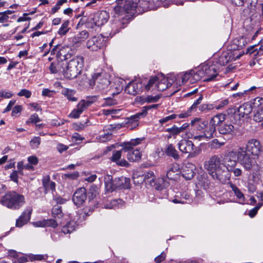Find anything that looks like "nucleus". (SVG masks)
<instances>
[{
    "label": "nucleus",
    "mask_w": 263,
    "mask_h": 263,
    "mask_svg": "<svg viewBox=\"0 0 263 263\" xmlns=\"http://www.w3.org/2000/svg\"><path fill=\"white\" fill-rule=\"evenodd\" d=\"M234 130V127L232 124H223L218 128L219 133L222 135H232Z\"/></svg>",
    "instance_id": "obj_30"
},
{
    "label": "nucleus",
    "mask_w": 263,
    "mask_h": 263,
    "mask_svg": "<svg viewBox=\"0 0 263 263\" xmlns=\"http://www.w3.org/2000/svg\"><path fill=\"white\" fill-rule=\"evenodd\" d=\"M2 202L8 208L18 210L25 204V200L23 195L15 192H10L3 197Z\"/></svg>",
    "instance_id": "obj_4"
},
{
    "label": "nucleus",
    "mask_w": 263,
    "mask_h": 263,
    "mask_svg": "<svg viewBox=\"0 0 263 263\" xmlns=\"http://www.w3.org/2000/svg\"><path fill=\"white\" fill-rule=\"evenodd\" d=\"M195 174L193 168L184 169L182 172V176L186 180H191Z\"/></svg>",
    "instance_id": "obj_39"
},
{
    "label": "nucleus",
    "mask_w": 263,
    "mask_h": 263,
    "mask_svg": "<svg viewBox=\"0 0 263 263\" xmlns=\"http://www.w3.org/2000/svg\"><path fill=\"white\" fill-rule=\"evenodd\" d=\"M261 106H263V98L260 97L255 98L253 103L252 108H254L255 109H257L260 108Z\"/></svg>",
    "instance_id": "obj_42"
},
{
    "label": "nucleus",
    "mask_w": 263,
    "mask_h": 263,
    "mask_svg": "<svg viewBox=\"0 0 263 263\" xmlns=\"http://www.w3.org/2000/svg\"><path fill=\"white\" fill-rule=\"evenodd\" d=\"M98 83L97 87L100 90L105 89L109 85V81L106 79L102 77V74L100 73H97L94 74L92 77V80L90 82V84L93 83L95 84Z\"/></svg>",
    "instance_id": "obj_18"
},
{
    "label": "nucleus",
    "mask_w": 263,
    "mask_h": 263,
    "mask_svg": "<svg viewBox=\"0 0 263 263\" xmlns=\"http://www.w3.org/2000/svg\"><path fill=\"white\" fill-rule=\"evenodd\" d=\"M142 88V84L140 81H133L126 86L125 91L129 95L135 96L141 91Z\"/></svg>",
    "instance_id": "obj_14"
},
{
    "label": "nucleus",
    "mask_w": 263,
    "mask_h": 263,
    "mask_svg": "<svg viewBox=\"0 0 263 263\" xmlns=\"http://www.w3.org/2000/svg\"><path fill=\"white\" fill-rule=\"evenodd\" d=\"M191 72H192L191 79L193 83L194 81H199L201 78L204 77L203 70L200 69L198 70L196 72L194 70H191Z\"/></svg>",
    "instance_id": "obj_36"
},
{
    "label": "nucleus",
    "mask_w": 263,
    "mask_h": 263,
    "mask_svg": "<svg viewBox=\"0 0 263 263\" xmlns=\"http://www.w3.org/2000/svg\"><path fill=\"white\" fill-rule=\"evenodd\" d=\"M226 143L225 141H219L218 139H215L212 141L210 143V147L211 148L217 149L221 146L224 145Z\"/></svg>",
    "instance_id": "obj_41"
},
{
    "label": "nucleus",
    "mask_w": 263,
    "mask_h": 263,
    "mask_svg": "<svg viewBox=\"0 0 263 263\" xmlns=\"http://www.w3.org/2000/svg\"><path fill=\"white\" fill-rule=\"evenodd\" d=\"M105 41V37L100 34L89 39L87 42L86 46L91 51H97L104 46Z\"/></svg>",
    "instance_id": "obj_11"
},
{
    "label": "nucleus",
    "mask_w": 263,
    "mask_h": 263,
    "mask_svg": "<svg viewBox=\"0 0 263 263\" xmlns=\"http://www.w3.org/2000/svg\"><path fill=\"white\" fill-rule=\"evenodd\" d=\"M104 183L106 192H112L114 190L117 189L115 186V180H112V177L110 175H107L104 177Z\"/></svg>",
    "instance_id": "obj_25"
},
{
    "label": "nucleus",
    "mask_w": 263,
    "mask_h": 263,
    "mask_svg": "<svg viewBox=\"0 0 263 263\" xmlns=\"http://www.w3.org/2000/svg\"><path fill=\"white\" fill-rule=\"evenodd\" d=\"M141 140L140 139H136L132 140L129 142L125 144L123 147L124 153H127V158L130 161H137L141 159V154L140 150L134 149L133 146L140 143Z\"/></svg>",
    "instance_id": "obj_9"
},
{
    "label": "nucleus",
    "mask_w": 263,
    "mask_h": 263,
    "mask_svg": "<svg viewBox=\"0 0 263 263\" xmlns=\"http://www.w3.org/2000/svg\"><path fill=\"white\" fill-rule=\"evenodd\" d=\"M213 108L212 104H203L199 107V109L202 112H207Z\"/></svg>",
    "instance_id": "obj_51"
},
{
    "label": "nucleus",
    "mask_w": 263,
    "mask_h": 263,
    "mask_svg": "<svg viewBox=\"0 0 263 263\" xmlns=\"http://www.w3.org/2000/svg\"><path fill=\"white\" fill-rule=\"evenodd\" d=\"M120 199L119 200H113L112 201H109L108 203H106L103 205V206L106 209H114L119 204V201H121Z\"/></svg>",
    "instance_id": "obj_43"
},
{
    "label": "nucleus",
    "mask_w": 263,
    "mask_h": 263,
    "mask_svg": "<svg viewBox=\"0 0 263 263\" xmlns=\"http://www.w3.org/2000/svg\"><path fill=\"white\" fill-rule=\"evenodd\" d=\"M227 157L228 159V162L230 163L228 164V167L230 171H231V169L236 165L237 163V160L241 165V163L240 162L239 156L238 155V148L236 152L233 151L230 152L228 153Z\"/></svg>",
    "instance_id": "obj_20"
},
{
    "label": "nucleus",
    "mask_w": 263,
    "mask_h": 263,
    "mask_svg": "<svg viewBox=\"0 0 263 263\" xmlns=\"http://www.w3.org/2000/svg\"><path fill=\"white\" fill-rule=\"evenodd\" d=\"M180 170L179 165L176 164H172L166 172L167 178L172 180H177L179 176Z\"/></svg>",
    "instance_id": "obj_21"
},
{
    "label": "nucleus",
    "mask_w": 263,
    "mask_h": 263,
    "mask_svg": "<svg viewBox=\"0 0 263 263\" xmlns=\"http://www.w3.org/2000/svg\"><path fill=\"white\" fill-rule=\"evenodd\" d=\"M225 119V115L222 114H219L213 117L209 123L216 128V126L221 124Z\"/></svg>",
    "instance_id": "obj_29"
},
{
    "label": "nucleus",
    "mask_w": 263,
    "mask_h": 263,
    "mask_svg": "<svg viewBox=\"0 0 263 263\" xmlns=\"http://www.w3.org/2000/svg\"><path fill=\"white\" fill-rule=\"evenodd\" d=\"M181 199L182 200L191 201V194L188 192H184L181 194Z\"/></svg>",
    "instance_id": "obj_64"
},
{
    "label": "nucleus",
    "mask_w": 263,
    "mask_h": 263,
    "mask_svg": "<svg viewBox=\"0 0 263 263\" xmlns=\"http://www.w3.org/2000/svg\"><path fill=\"white\" fill-rule=\"evenodd\" d=\"M164 152L167 156L173 157L175 160L179 158L178 152L172 144L166 145Z\"/></svg>",
    "instance_id": "obj_28"
},
{
    "label": "nucleus",
    "mask_w": 263,
    "mask_h": 263,
    "mask_svg": "<svg viewBox=\"0 0 263 263\" xmlns=\"http://www.w3.org/2000/svg\"><path fill=\"white\" fill-rule=\"evenodd\" d=\"M160 97L158 96H148L145 98H144V101L148 103H151V102H156L158 101Z\"/></svg>",
    "instance_id": "obj_50"
},
{
    "label": "nucleus",
    "mask_w": 263,
    "mask_h": 263,
    "mask_svg": "<svg viewBox=\"0 0 263 263\" xmlns=\"http://www.w3.org/2000/svg\"><path fill=\"white\" fill-rule=\"evenodd\" d=\"M52 215L54 218L61 219L63 216L61 206L59 205L54 206L52 210Z\"/></svg>",
    "instance_id": "obj_35"
},
{
    "label": "nucleus",
    "mask_w": 263,
    "mask_h": 263,
    "mask_svg": "<svg viewBox=\"0 0 263 263\" xmlns=\"http://www.w3.org/2000/svg\"><path fill=\"white\" fill-rule=\"evenodd\" d=\"M208 123V122L207 121L198 118H195L191 122L192 125L193 126L194 128L200 132V133L206 127Z\"/></svg>",
    "instance_id": "obj_24"
},
{
    "label": "nucleus",
    "mask_w": 263,
    "mask_h": 263,
    "mask_svg": "<svg viewBox=\"0 0 263 263\" xmlns=\"http://www.w3.org/2000/svg\"><path fill=\"white\" fill-rule=\"evenodd\" d=\"M32 212V209L31 208H27L25 210L21 215L17 219L16 226L20 228L26 224L30 219Z\"/></svg>",
    "instance_id": "obj_16"
},
{
    "label": "nucleus",
    "mask_w": 263,
    "mask_h": 263,
    "mask_svg": "<svg viewBox=\"0 0 263 263\" xmlns=\"http://www.w3.org/2000/svg\"><path fill=\"white\" fill-rule=\"evenodd\" d=\"M158 0H138L137 2V8L139 11L154 9L158 7Z\"/></svg>",
    "instance_id": "obj_12"
},
{
    "label": "nucleus",
    "mask_w": 263,
    "mask_h": 263,
    "mask_svg": "<svg viewBox=\"0 0 263 263\" xmlns=\"http://www.w3.org/2000/svg\"><path fill=\"white\" fill-rule=\"evenodd\" d=\"M203 99V97H202V95H200V97L198 98V99H197L195 102L194 103H193V104L191 106V107L190 108V110H194V109H195L198 105H199L201 101H202Z\"/></svg>",
    "instance_id": "obj_61"
},
{
    "label": "nucleus",
    "mask_w": 263,
    "mask_h": 263,
    "mask_svg": "<svg viewBox=\"0 0 263 263\" xmlns=\"http://www.w3.org/2000/svg\"><path fill=\"white\" fill-rule=\"evenodd\" d=\"M166 132L170 133L173 136L177 135L181 133L179 127H177L176 126H174L172 128H167L166 129Z\"/></svg>",
    "instance_id": "obj_47"
},
{
    "label": "nucleus",
    "mask_w": 263,
    "mask_h": 263,
    "mask_svg": "<svg viewBox=\"0 0 263 263\" xmlns=\"http://www.w3.org/2000/svg\"><path fill=\"white\" fill-rule=\"evenodd\" d=\"M13 93L11 91H6L4 90H0V98L9 99L12 97Z\"/></svg>",
    "instance_id": "obj_54"
},
{
    "label": "nucleus",
    "mask_w": 263,
    "mask_h": 263,
    "mask_svg": "<svg viewBox=\"0 0 263 263\" xmlns=\"http://www.w3.org/2000/svg\"><path fill=\"white\" fill-rule=\"evenodd\" d=\"M234 42H238V44H237L238 48H242L247 44V42L246 39L245 38H243V37H240L239 40H238L237 41H234Z\"/></svg>",
    "instance_id": "obj_55"
},
{
    "label": "nucleus",
    "mask_w": 263,
    "mask_h": 263,
    "mask_svg": "<svg viewBox=\"0 0 263 263\" xmlns=\"http://www.w3.org/2000/svg\"><path fill=\"white\" fill-rule=\"evenodd\" d=\"M81 114V112H80V111L76 108L71 111L69 116L72 118H78Z\"/></svg>",
    "instance_id": "obj_62"
},
{
    "label": "nucleus",
    "mask_w": 263,
    "mask_h": 263,
    "mask_svg": "<svg viewBox=\"0 0 263 263\" xmlns=\"http://www.w3.org/2000/svg\"><path fill=\"white\" fill-rule=\"evenodd\" d=\"M117 103V102L116 100L113 99L112 98H106L105 99V102L103 103L104 106H111L115 105Z\"/></svg>",
    "instance_id": "obj_56"
},
{
    "label": "nucleus",
    "mask_w": 263,
    "mask_h": 263,
    "mask_svg": "<svg viewBox=\"0 0 263 263\" xmlns=\"http://www.w3.org/2000/svg\"><path fill=\"white\" fill-rule=\"evenodd\" d=\"M159 80L155 85V88L158 91H163L171 85V83L163 74H158Z\"/></svg>",
    "instance_id": "obj_22"
},
{
    "label": "nucleus",
    "mask_w": 263,
    "mask_h": 263,
    "mask_svg": "<svg viewBox=\"0 0 263 263\" xmlns=\"http://www.w3.org/2000/svg\"><path fill=\"white\" fill-rule=\"evenodd\" d=\"M201 70H203L204 77H206L204 80L205 81L209 82L214 80L218 76L216 68L213 66L203 65L201 67Z\"/></svg>",
    "instance_id": "obj_13"
},
{
    "label": "nucleus",
    "mask_w": 263,
    "mask_h": 263,
    "mask_svg": "<svg viewBox=\"0 0 263 263\" xmlns=\"http://www.w3.org/2000/svg\"><path fill=\"white\" fill-rule=\"evenodd\" d=\"M252 111V106L249 103H244L239 107L229 108L227 112L229 115L233 117L234 122H237L244 118H248Z\"/></svg>",
    "instance_id": "obj_7"
},
{
    "label": "nucleus",
    "mask_w": 263,
    "mask_h": 263,
    "mask_svg": "<svg viewBox=\"0 0 263 263\" xmlns=\"http://www.w3.org/2000/svg\"><path fill=\"white\" fill-rule=\"evenodd\" d=\"M205 169L212 178L218 182L227 183L230 178V171L218 155L212 156L209 160L205 162Z\"/></svg>",
    "instance_id": "obj_2"
},
{
    "label": "nucleus",
    "mask_w": 263,
    "mask_h": 263,
    "mask_svg": "<svg viewBox=\"0 0 263 263\" xmlns=\"http://www.w3.org/2000/svg\"><path fill=\"white\" fill-rule=\"evenodd\" d=\"M97 187L96 185H91L89 190V194H91V198L96 197L97 195Z\"/></svg>",
    "instance_id": "obj_58"
},
{
    "label": "nucleus",
    "mask_w": 263,
    "mask_h": 263,
    "mask_svg": "<svg viewBox=\"0 0 263 263\" xmlns=\"http://www.w3.org/2000/svg\"><path fill=\"white\" fill-rule=\"evenodd\" d=\"M55 184L53 181L48 182L47 184L44 186L45 192H47L48 191L51 190L53 191L55 190Z\"/></svg>",
    "instance_id": "obj_57"
},
{
    "label": "nucleus",
    "mask_w": 263,
    "mask_h": 263,
    "mask_svg": "<svg viewBox=\"0 0 263 263\" xmlns=\"http://www.w3.org/2000/svg\"><path fill=\"white\" fill-rule=\"evenodd\" d=\"M109 18V14L106 11L96 13L92 18L95 26L100 27L106 23Z\"/></svg>",
    "instance_id": "obj_17"
},
{
    "label": "nucleus",
    "mask_w": 263,
    "mask_h": 263,
    "mask_svg": "<svg viewBox=\"0 0 263 263\" xmlns=\"http://www.w3.org/2000/svg\"><path fill=\"white\" fill-rule=\"evenodd\" d=\"M112 134L109 133L102 135L100 137V140L102 142H105L111 139Z\"/></svg>",
    "instance_id": "obj_53"
},
{
    "label": "nucleus",
    "mask_w": 263,
    "mask_h": 263,
    "mask_svg": "<svg viewBox=\"0 0 263 263\" xmlns=\"http://www.w3.org/2000/svg\"><path fill=\"white\" fill-rule=\"evenodd\" d=\"M17 95L20 97L24 96L26 98H29L31 96V92L29 90L23 89L17 93Z\"/></svg>",
    "instance_id": "obj_48"
},
{
    "label": "nucleus",
    "mask_w": 263,
    "mask_h": 263,
    "mask_svg": "<svg viewBox=\"0 0 263 263\" xmlns=\"http://www.w3.org/2000/svg\"><path fill=\"white\" fill-rule=\"evenodd\" d=\"M159 80V77L154 76L152 77L148 81L147 84L145 85L144 88L145 90H149L151 89L153 90L156 89L155 85L157 81Z\"/></svg>",
    "instance_id": "obj_34"
},
{
    "label": "nucleus",
    "mask_w": 263,
    "mask_h": 263,
    "mask_svg": "<svg viewBox=\"0 0 263 263\" xmlns=\"http://www.w3.org/2000/svg\"><path fill=\"white\" fill-rule=\"evenodd\" d=\"M88 107V104L86 103L85 100H81L77 106V108L82 113L87 107Z\"/></svg>",
    "instance_id": "obj_45"
},
{
    "label": "nucleus",
    "mask_w": 263,
    "mask_h": 263,
    "mask_svg": "<svg viewBox=\"0 0 263 263\" xmlns=\"http://www.w3.org/2000/svg\"><path fill=\"white\" fill-rule=\"evenodd\" d=\"M177 117V115L176 114H172L168 116L163 118L162 119L159 120V123L161 124H163L164 123H167V122L171 121L174 119H175Z\"/></svg>",
    "instance_id": "obj_46"
},
{
    "label": "nucleus",
    "mask_w": 263,
    "mask_h": 263,
    "mask_svg": "<svg viewBox=\"0 0 263 263\" xmlns=\"http://www.w3.org/2000/svg\"><path fill=\"white\" fill-rule=\"evenodd\" d=\"M153 183L154 184H152L151 185L152 186H154V187L158 191H162L166 197L168 196L167 191L165 189V187L167 185L168 183L164 181V178H159L156 182L154 181V182Z\"/></svg>",
    "instance_id": "obj_26"
},
{
    "label": "nucleus",
    "mask_w": 263,
    "mask_h": 263,
    "mask_svg": "<svg viewBox=\"0 0 263 263\" xmlns=\"http://www.w3.org/2000/svg\"><path fill=\"white\" fill-rule=\"evenodd\" d=\"M178 147L181 152L188 154V158H195L201 153V149L196 147L192 141L186 139L181 140Z\"/></svg>",
    "instance_id": "obj_8"
},
{
    "label": "nucleus",
    "mask_w": 263,
    "mask_h": 263,
    "mask_svg": "<svg viewBox=\"0 0 263 263\" xmlns=\"http://www.w3.org/2000/svg\"><path fill=\"white\" fill-rule=\"evenodd\" d=\"M231 187L232 191L234 192L235 196L239 200V202L243 204L245 201V198L243 193L237 186H236L235 185L233 184H231Z\"/></svg>",
    "instance_id": "obj_32"
},
{
    "label": "nucleus",
    "mask_w": 263,
    "mask_h": 263,
    "mask_svg": "<svg viewBox=\"0 0 263 263\" xmlns=\"http://www.w3.org/2000/svg\"><path fill=\"white\" fill-rule=\"evenodd\" d=\"M145 116V111H141L128 118V122H137L141 117Z\"/></svg>",
    "instance_id": "obj_38"
},
{
    "label": "nucleus",
    "mask_w": 263,
    "mask_h": 263,
    "mask_svg": "<svg viewBox=\"0 0 263 263\" xmlns=\"http://www.w3.org/2000/svg\"><path fill=\"white\" fill-rule=\"evenodd\" d=\"M84 58L81 56H76L68 62H66L64 77L67 79H73L80 74L84 66Z\"/></svg>",
    "instance_id": "obj_3"
},
{
    "label": "nucleus",
    "mask_w": 263,
    "mask_h": 263,
    "mask_svg": "<svg viewBox=\"0 0 263 263\" xmlns=\"http://www.w3.org/2000/svg\"><path fill=\"white\" fill-rule=\"evenodd\" d=\"M115 180V186H117V189H125L130 187V180L128 178L124 177H121L119 178H116Z\"/></svg>",
    "instance_id": "obj_23"
},
{
    "label": "nucleus",
    "mask_w": 263,
    "mask_h": 263,
    "mask_svg": "<svg viewBox=\"0 0 263 263\" xmlns=\"http://www.w3.org/2000/svg\"><path fill=\"white\" fill-rule=\"evenodd\" d=\"M69 25V21L67 20L64 21L62 24L61 27L59 29L58 33L60 35H64L69 31V28L68 26Z\"/></svg>",
    "instance_id": "obj_37"
},
{
    "label": "nucleus",
    "mask_w": 263,
    "mask_h": 263,
    "mask_svg": "<svg viewBox=\"0 0 263 263\" xmlns=\"http://www.w3.org/2000/svg\"><path fill=\"white\" fill-rule=\"evenodd\" d=\"M40 121V119L39 118L38 115L36 114H32L30 118L27 121V123L29 124L30 123H36Z\"/></svg>",
    "instance_id": "obj_49"
},
{
    "label": "nucleus",
    "mask_w": 263,
    "mask_h": 263,
    "mask_svg": "<svg viewBox=\"0 0 263 263\" xmlns=\"http://www.w3.org/2000/svg\"><path fill=\"white\" fill-rule=\"evenodd\" d=\"M229 103V100L228 99H225L220 101L216 106L215 108L216 109H219L224 106H226Z\"/></svg>",
    "instance_id": "obj_63"
},
{
    "label": "nucleus",
    "mask_w": 263,
    "mask_h": 263,
    "mask_svg": "<svg viewBox=\"0 0 263 263\" xmlns=\"http://www.w3.org/2000/svg\"><path fill=\"white\" fill-rule=\"evenodd\" d=\"M155 179L156 177L153 171H149L144 175V180L150 183L151 185L154 182Z\"/></svg>",
    "instance_id": "obj_40"
},
{
    "label": "nucleus",
    "mask_w": 263,
    "mask_h": 263,
    "mask_svg": "<svg viewBox=\"0 0 263 263\" xmlns=\"http://www.w3.org/2000/svg\"><path fill=\"white\" fill-rule=\"evenodd\" d=\"M123 153H124L123 147L120 151H114L110 160L111 161L115 162L117 165L119 166H127L129 164L124 159H121Z\"/></svg>",
    "instance_id": "obj_19"
},
{
    "label": "nucleus",
    "mask_w": 263,
    "mask_h": 263,
    "mask_svg": "<svg viewBox=\"0 0 263 263\" xmlns=\"http://www.w3.org/2000/svg\"><path fill=\"white\" fill-rule=\"evenodd\" d=\"M116 2L117 5L115 7L114 11L118 16L125 13L131 16L135 13L137 9V0H116Z\"/></svg>",
    "instance_id": "obj_5"
},
{
    "label": "nucleus",
    "mask_w": 263,
    "mask_h": 263,
    "mask_svg": "<svg viewBox=\"0 0 263 263\" xmlns=\"http://www.w3.org/2000/svg\"><path fill=\"white\" fill-rule=\"evenodd\" d=\"M86 198V190L84 187H81L74 193L72 200L76 205L80 206L84 202Z\"/></svg>",
    "instance_id": "obj_15"
},
{
    "label": "nucleus",
    "mask_w": 263,
    "mask_h": 263,
    "mask_svg": "<svg viewBox=\"0 0 263 263\" xmlns=\"http://www.w3.org/2000/svg\"><path fill=\"white\" fill-rule=\"evenodd\" d=\"M261 152L262 146L260 142L255 139L249 140L245 147L238 148V155L241 166L247 171L251 170Z\"/></svg>",
    "instance_id": "obj_1"
},
{
    "label": "nucleus",
    "mask_w": 263,
    "mask_h": 263,
    "mask_svg": "<svg viewBox=\"0 0 263 263\" xmlns=\"http://www.w3.org/2000/svg\"><path fill=\"white\" fill-rule=\"evenodd\" d=\"M68 148V146L62 144V143H58L57 146V151L60 153H62L64 151H66Z\"/></svg>",
    "instance_id": "obj_60"
},
{
    "label": "nucleus",
    "mask_w": 263,
    "mask_h": 263,
    "mask_svg": "<svg viewBox=\"0 0 263 263\" xmlns=\"http://www.w3.org/2000/svg\"><path fill=\"white\" fill-rule=\"evenodd\" d=\"M61 93L69 101L76 102L78 100V98L75 96L76 91L73 89L64 88Z\"/></svg>",
    "instance_id": "obj_27"
},
{
    "label": "nucleus",
    "mask_w": 263,
    "mask_h": 263,
    "mask_svg": "<svg viewBox=\"0 0 263 263\" xmlns=\"http://www.w3.org/2000/svg\"><path fill=\"white\" fill-rule=\"evenodd\" d=\"M192 72H185L184 73H180L177 75V78L176 76L174 77V78L171 79L172 81L175 79L181 80V83L183 84L186 82L187 80H189L191 83H192V80L191 79Z\"/></svg>",
    "instance_id": "obj_33"
},
{
    "label": "nucleus",
    "mask_w": 263,
    "mask_h": 263,
    "mask_svg": "<svg viewBox=\"0 0 263 263\" xmlns=\"http://www.w3.org/2000/svg\"><path fill=\"white\" fill-rule=\"evenodd\" d=\"M216 132V128L210 123L207 124L206 127L199 135H194L191 133L187 136V138H192L194 140L201 141L211 139Z\"/></svg>",
    "instance_id": "obj_10"
},
{
    "label": "nucleus",
    "mask_w": 263,
    "mask_h": 263,
    "mask_svg": "<svg viewBox=\"0 0 263 263\" xmlns=\"http://www.w3.org/2000/svg\"><path fill=\"white\" fill-rule=\"evenodd\" d=\"M41 143V138L39 137H34L30 142L31 146L33 148H36Z\"/></svg>",
    "instance_id": "obj_44"
},
{
    "label": "nucleus",
    "mask_w": 263,
    "mask_h": 263,
    "mask_svg": "<svg viewBox=\"0 0 263 263\" xmlns=\"http://www.w3.org/2000/svg\"><path fill=\"white\" fill-rule=\"evenodd\" d=\"M231 57L229 52H223L218 58L217 62L220 65L224 66L227 64L231 60Z\"/></svg>",
    "instance_id": "obj_31"
},
{
    "label": "nucleus",
    "mask_w": 263,
    "mask_h": 263,
    "mask_svg": "<svg viewBox=\"0 0 263 263\" xmlns=\"http://www.w3.org/2000/svg\"><path fill=\"white\" fill-rule=\"evenodd\" d=\"M158 7L163 6L167 7L171 3H173V0H158Z\"/></svg>",
    "instance_id": "obj_59"
},
{
    "label": "nucleus",
    "mask_w": 263,
    "mask_h": 263,
    "mask_svg": "<svg viewBox=\"0 0 263 263\" xmlns=\"http://www.w3.org/2000/svg\"><path fill=\"white\" fill-rule=\"evenodd\" d=\"M66 48L61 49L59 51L57 59L52 62L49 67V69L51 73H57L62 72L64 75L66 61L70 58V54H66Z\"/></svg>",
    "instance_id": "obj_6"
},
{
    "label": "nucleus",
    "mask_w": 263,
    "mask_h": 263,
    "mask_svg": "<svg viewBox=\"0 0 263 263\" xmlns=\"http://www.w3.org/2000/svg\"><path fill=\"white\" fill-rule=\"evenodd\" d=\"M46 227H51L52 228H55L58 226L57 221L53 219H49L45 220Z\"/></svg>",
    "instance_id": "obj_52"
}]
</instances>
